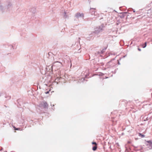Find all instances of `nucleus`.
<instances>
[{"label": "nucleus", "instance_id": "1", "mask_svg": "<svg viewBox=\"0 0 152 152\" xmlns=\"http://www.w3.org/2000/svg\"><path fill=\"white\" fill-rule=\"evenodd\" d=\"M62 64L61 62L58 61H56L54 62L53 65L51 66V69L53 70L54 68L55 70L60 69L62 66Z\"/></svg>", "mask_w": 152, "mask_h": 152}, {"label": "nucleus", "instance_id": "2", "mask_svg": "<svg viewBox=\"0 0 152 152\" xmlns=\"http://www.w3.org/2000/svg\"><path fill=\"white\" fill-rule=\"evenodd\" d=\"M103 30V25H101L100 26L96 27L94 32V33L98 34L101 32H102Z\"/></svg>", "mask_w": 152, "mask_h": 152}, {"label": "nucleus", "instance_id": "3", "mask_svg": "<svg viewBox=\"0 0 152 152\" xmlns=\"http://www.w3.org/2000/svg\"><path fill=\"white\" fill-rule=\"evenodd\" d=\"M39 107H43L44 109H48V105L46 102L44 101L40 104Z\"/></svg>", "mask_w": 152, "mask_h": 152}, {"label": "nucleus", "instance_id": "4", "mask_svg": "<svg viewBox=\"0 0 152 152\" xmlns=\"http://www.w3.org/2000/svg\"><path fill=\"white\" fill-rule=\"evenodd\" d=\"M115 60V58H113L111 60L108 62L107 65L109 67H112L113 66H115L116 65V64L115 63L113 62L112 61Z\"/></svg>", "mask_w": 152, "mask_h": 152}, {"label": "nucleus", "instance_id": "5", "mask_svg": "<svg viewBox=\"0 0 152 152\" xmlns=\"http://www.w3.org/2000/svg\"><path fill=\"white\" fill-rule=\"evenodd\" d=\"M95 10L96 9L95 8H91L90 10V12L91 13V15H94L95 16H97V15L96 14L97 13L95 11Z\"/></svg>", "mask_w": 152, "mask_h": 152}, {"label": "nucleus", "instance_id": "6", "mask_svg": "<svg viewBox=\"0 0 152 152\" xmlns=\"http://www.w3.org/2000/svg\"><path fill=\"white\" fill-rule=\"evenodd\" d=\"M75 17L77 18H83L84 17V15L83 13H80L78 12L75 14Z\"/></svg>", "mask_w": 152, "mask_h": 152}, {"label": "nucleus", "instance_id": "7", "mask_svg": "<svg viewBox=\"0 0 152 152\" xmlns=\"http://www.w3.org/2000/svg\"><path fill=\"white\" fill-rule=\"evenodd\" d=\"M128 13L127 12H124L121 13L119 16L121 18H124L126 16V14Z\"/></svg>", "mask_w": 152, "mask_h": 152}, {"label": "nucleus", "instance_id": "8", "mask_svg": "<svg viewBox=\"0 0 152 152\" xmlns=\"http://www.w3.org/2000/svg\"><path fill=\"white\" fill-rule=\"evenodd\" d=\"M87 78V75H85V77L84 78L83 77L82 78L79 79V80L78 81V82L79 83L83 82L84 81V80H85V79Z\"/></svg>", "mask_w": 152, "mask_h": 152}, {"label": "nucleus", "instance_id": "9", "mask_svg": "<svg viewBox=\"0 0 152 152\" xmlns=\"http://www.w3.org/2000/svg\"><path fill=\"white\" fill-rule=\"evenodd\" d=\"M147 142L148 143L147 144V145H149L150 147H149L150 149H151L152 148V142L150 140L147 141Z\"/></svg>", "mask_w": 152, "mask_h": 152}, {"label": "nucleus", "instance_id": "10", "mask_svg": "<svg viewBox=\"0 0 152 152\" xmlns=\"http://www.w3.org/2000/svg\"><path fill=\"white\" fill-rule=\"evenodd\" d=\"M142 147L141 146H139L138 148H136V149H134V150L136 151H140L142 149Z\"/></svg>", "mask_w": 152, "mask_h": 152}, {"label": "nucleus", "instance_id": "11", "mask_svg": "<svg viewBox=\"0 0 152 152\" xmlns=\"http://www.w3.org/2000/svg\"><path fill=\"white\" fill-rule=\"evenodd\" d=\"M97 148V146L96 145H95L93 147L92 150L94 151H95V150H96Z\"/></svg>", "mask_w": 152, "mask_h": 152}, {"label": "nucleus", "instance_id": "12", "mask_svg": "<svg viewBox=\"0 0 152 152\" xmlns=\"http://www.w3.org/2000/svg\"><path fill=\"white\" fill-rule=\"evenodd\" d=\"M139 136L140 137H141L142 138L144 137L145 136L144 134H142L140 133L139 134Z\"/></svg>", "mask_w": 152, "mask_h": 152}, {"label": "nucleus", "instance_id": "13", "mask_svg": "<svg viewBox=\"0 0 152 152\" xmlns=\"http://www.w3.org/2000/svg\"><path fill=\"white\" fill-rule=\"evenodd\" d=\"M106 49V48H104V49H103L101 51H100V54H102L104 52L105 50Z\"/></svg>", "mask_w": 152, "mask_h": 152}, {"label": "nucleus", "instance_id": "14", "mask_svg": "<svg viewBox=\"0 0 152 152\" xmlns=\"http://www.w3.org/2000/svg\"><path fill=\"white\" fill-rule=\"evenodd\" d=\"M146 45H147V42H145V43L144 44L142 45V47L143 48H145L146 46Z\"/></svg>", "mask_w": 152, "mask_h": 152}, {"label": "nucleus", "instance_id": "15", "mask_svg": "<svg viewBox=\"0 0 152 152\" xmlns=\"http://www.w3.org/2000/svg\"><path fill=\"white\" fill-rule=\"evenodd\" d=\"M5 97L6 98H7L8 99H10V96H9L6 95V96H5Z\"/></svg>", "mask_w": 152, "mask_h": 152}, {"label": "nucleus", "instance_id": "16", "mask_svg": "<svg viewBox=\"0 0 152 152\" xmlns=\"http://www.w3.org/2000/svg\"><path fill=\"white\" fill-rule=\"evenodd\" d=\"M64 16L65 18H66L67 17V15H66V12H64Z\"/></svg>", "mask_w": 152, "mask_h": 152}, {"label": "nucleus", "instance_id": "17", "mask_svg": "<svg viewBox=\"0 0 152 152\" xmlns=\"http://www.w3.org/2000/svg\"><path fill=\"white\" fill-rule=\"evenodd\" d=\"M12 6V4L10 3L7 6V8L8 9L9 8H10Z\"/></svg>", "mask_w": 152, "mask_h": 152}, {"label": "nucleus", "instance_id": "18", "mask_svg": "<svg viewBox=\"0 0 152 152\" xmlns=\"http://www.w3.org/2000/svg\"><path fill=\"white\" fill-rule=\"evenodd\" d=\"M33 9L34 10L33 11H32V10H31V11H32V12L33 13H34L35 12H36V10H35V8H32V9Z\"/></svg>", "mask_w": 152, "mask_h": 152}, {"label": "nucleus", "instance_id": "19", "mask_svg": "<svg viewBox=\"0 0 152 152\" xmlns=\"http://www.w3.org/2000/svg\"><path fill=\"white\" fill-rule=\"evenodd\" d=\"M95 54H96V55H98V54H100V51H97L96 52V53H95Z\"/></svg>", "mask_w": 152, "mask_h": 152}, {"label": "nucleus", "instance_id": "20", "mask_svg": "<svg viewBox=\"0 0 152 152\" xmlns=\"http://www.w3.org/2000/svg\"><path fill=\"white\" fill-rule=\"evenodd\" d=\"M92 144L93 145H96V142H92Z\"/></svg>", "mask_w": 152, "mask_h": 152}, {"label": "nucleus", "instance_id": "21", "mask_svg": "<svg viewBox=\"0 0 152 152\" xmlns=\"http://www.w3.org/2000/svg\"><path fill=\"white\" fill-rule=\"evenodd\" d=\"M104 75V74L102 73H100V74L99 75V76H102Z\"/></svg>", "mask_w": 152, "mask_h": 152}, {"label": "nucleus", "instance_id": "22", "mask_svg": "<svg viewBox=\"0 0 152 152\" xmlns=\"http://www.w3.org/2000/svg\"><path fill=\"white\" fill-rule=\"evenodd\" d=\"M132 146H133L134 147V149H136V148H138V147L135 146H134V145H133Z\"/></svg>", "mask_w": 152, "mask_h": 152}, {"label": "nucleus", "instance_id": "23", "mask_svg": "<svg viewBox=\"0 0 152 152\" xmlns=\"http://www.w3.org/2000/svg\"><path fill=\"white\" fill-rule=\"evenodd\" d=\"M148 117H146V119H144V121H148Z\"/></svg>", "mask_w": 152, "mask_h": 152}, {"label": "nucleus", "instance_id": "24", "mask_svg": "<svg viewBox=\"0 0 152 152\" xmlns=\"http://www.w3.org/2000/svg\"><path fill=\"white\" fill-rule=\"evenodd\" d=\"M131 9H132V8L129 9L128 10V11H132V10H131Z\"/></svg>", "mask_w": 152, "mask_h": 152}, {"label": "nucleus", "instance_id": "25", "mask_svg": "<svg viewBox=\"0 0 152 152\" xmlns=\"http://www.w3.org/2000/svg\"><path fill=\"white\" fill-rule=\"evenodd\" d=\"M49 91H47V92H45V93L46 94H48V93H49Z\"/></svg>", "mask_w": 152, "mask_h": 152}, {"label": "nucleus", "instance_id": "26", "mask_svg": "<svg viewBox=\"0 0 152 152\" xmlns=\"http://www.w3.org/2000/svg\"><path fill=\"white\" fill-rule=\"evenodd\" d=\"M131 10H133L134 12H135V11L134 9H131Z\"/></svg>", "mask_w": 152, "mask_h": 152}, {"label": "nucleus", "instance_id": "27", "mask_svg": "<svg viewBox=\"0 0 152 152\" xmlns=\"http://www.w3.org/2000/svg\"><path fill=\"white\" fill-rule=\"evenodd\" d=\"M3 8V7L2 6H0V9L1 10L2 8Z\"/></svg>", "mask_w": 152, "mask_h": 152}, {"label": "nucleus", "instance_id": "28", "mask_svg": "<svg viewBox=\"0 0 152 152\" xmlns=\"http://www.w3.org/2000/svg\"><path fill=\"white\" fill-rule=\"evenodd\" d=\"M150 6H151V4H148H148L147 5V7H149Z\"/></svg>", "mask_w": 152, "mask_h": 152}, {"label": "nucleus", "instance_id": "29", "mask_svg": "<svg viewBox=\"0 0 152 152\" xmlns=\"http://www.w3.org/2000/svg\"><path fill=\"white\" fill-rule=\"evenodd\" d=\"M138 50L139 51H141V49L139 48H138Z\"/></svg>", "mask_w": 152, "mask_h": 152}, {"label": "nucleus", "instance_id": "30", "mask_svg": "<svg viewBox=\"0 0 152 152\" xmlns=\"http://www.w3.org/2000/svg\"><path fill=\"white\" fill-rule=\"evenodd\" d=\"M1 148H0V151H1V150H2V147H1Z\"/></svg>", "mask_w": 152, "mask_h": 152}, {"label": "nucleus", "instance_id": "31", "mask_svg": "<svg viewBox=\"0 0 152 152\" xmlns=\"http://www.w3.org/2000/svg\"><path fill=\"white\" fill-rule=\"evenodd\" d=\"M128 143H130V141H128Z\"/></svg>", "mask_w": 152, "mask_h": 152}, {"label": "nucleus", "instance_id": "32", "mask_svg": "<svg viewBox=\"0 0 152 152\" xmlns=\"http://www.w3.org/2000/svg\"><path fill=\"white\" fill-rule=\"evenodd\" d=\"M126 55L124 56V57H125L126 56Z\"/></svg>", "mask_w": 152, "mask_h": 152}, {"label": "nucleus", "instance_id": "33", "mask_svg": "<svg viewBox=\"0 0 152 152\" xmlns=\"http://www.w3.org/2000/svg\"><path fill=\"white\" fill-rule=\"evenodd\" d=\"M77 49H78V50L79 49V48H78V47L77 48Z\"/></svg>", "mask_w": 152, "mask_h": 152}, {"label": "nucleus", "instance_id": "34", "mask_svg": "<svg viewBox=\"0 0 152 152\" xmlns=\"http://www.w3.org/2000/svg\"><path fill=\"white\" fill-rule=\"evenodd\" d=\"M118 64H120V63H119V62H118Z\"/></svg>", "mask_w": 152, "mask_h": 152}, {"label": "nucleus", "instance_id": "35", "mask_svg": "<svg viewBox=\"0 0 152 152\" xmlns=\"http://www.w3.org/2000/svg\"><path fill=\"white\" fill-rule=\"evenodd\" d=\"M57 79H56L55 80H57Z\"/></svg>", "mask_w": 152, "mask_h": 152}, {"label": "nucleus", "instance_id": "36", "mask_svg": "<svg viewBox=\"0 0 152 152\" xmlns=\"http://www.w3.org/2000/svg\"><path fill=\"white\" fill-rule=\"evenodd\" d=\"M151 9L148 10V11H149V10H150Z\"/></svg>", "mask_w": 152, "mask_h": 152}, {"label": "nucleus", "instance_id": "37", "mask_svg": "<svg viewBox=\"0 0 152 152\" xmlns=\"http://www.w3.org/2000/svg\"><path fill=\"white\" fill-rule=\"evenodd\" d=\"M1 96V94H0V96Z\"/></svg>", "mask_w": 152, "mask_h": 152}, {"label": "nucleus", "instance_id": "38", "mask_svg": "<svg viewBox=\"0 0 152 152\" xmlns=\"http://www.w3.org/2000/svg\"><path fill=\"white\" fill-rule=\"evenodd\" d=\"M15 130H18V129H15Z\"/></svg>", "mask_w": 152, "mask_h": 152}]
</instances>
